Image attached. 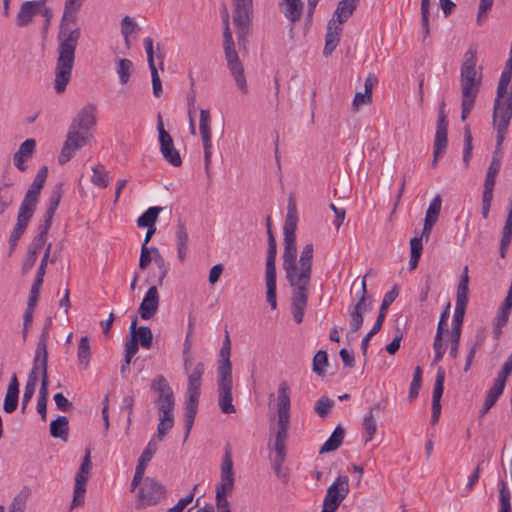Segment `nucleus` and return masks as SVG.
Returning a JSON list of instances; mask_svg holds the SVG:
<instances>
[{"label": "nucleus", "instance_id": "nucleus-54", "mask_svg": "<svg viewBox=\"0 0 512 512\" xmlns=\"http://www.w3.org/2000/svg\"><path fill=\"white\" fill-rule=\"evenodd\" d=\"M472 140H473V138H472V134L470 131V127L465 126L464 127L463 163L466 168L469 166L470 159L472 157V150H473Z\"/></svg>", "mask_w": 512, "mask_h": 512}, {"label": "nucleus", "instance_id": "nucleus-8", "mask_svg": "<svg viewBox=\"0 0 512 512\" xmlns=\"http://www.w3.org/2000/svg\"><path fill=\"white\" fill-rule=\"evenodd\" d=\"M276 255L277 244L274 235L268 238V249L265 264L266 300L272 310L277 308V285H276Z\"/></svg>", "mask_w": 512, "mask_h": 512}, {"label": "nucleus", "instance_id": "nucleus-30", "mask_svg": "<svg viewBox=\"0 0 512 512\" xmlns=\"http://www.w3.org/2000/svg\"><path fill=\"white\" fill-rule=\"evenodd\" d=\"M200 395L188 394V399L185 402V412H184V424H185V439L190 434V431L193 427L194 420L198 411V403H199Z\"/></svg>", "mask_w": 512, "mask_h": 512}, {"label": "nucleus", "instance_id": "nucleus-16", "mask_svg": "<svg viewBox=\"0 0 512 512\" xmlns=\"http://www.w3.org/2000/svg\"><path fill=\"white\" fill-rule=\"evenodd\" d=\"M468 283H469V277H468V267L465 266L463 273L460 278V282L457 288V297H456V305H455V313L453 317V326L452 327H459L461 328L464 315L466 311V306L468 302Z\"/></svg>", "mask_w": 512, "mask_h": 512}, {"label": "nucleus", "instance_id": "nucleus-31", "mask_svg": "<svg viewBox=\"0 0 512 512\" xmlns=\"http://www.w3.org/2000/svg\"><path fill=\"white\" fill-rule=\"evenodd\" d=\"M19 382L16 374H13L4 398L3 409L6 413H13L18 405Z\"/></svg>", "mask_w": 512, "mask_h": 512}, {"label": "nucleus", "instance_id": "nucleus-2", "mask_svg": "<svg viewBox=\"0 0 512 512\" xmlns=\"http://www.w3.org/2000/svg\"><path fill=\"white\" fill-rule=\"evenodd\" d=\"M314 246L306 244L300 253L297 262L283 266L285 277L289 283L291 293V313L297 324L303 322L308 303L312 278Z\"/></svg>", "mask_w": 512, "mask_h": 512}, {"label": "nucleus", "instance_id": "nucleus-36", "mask_svg": "<svg viewBox=\"0 0 512 512\" xmlns=\"http://www.w3.org/2000/svg\"><path fill=\"white\" fill-rule=\"evenodd\" d=\"M39 195L36 191L29 188L20 205L18 215L31 219L36 209Z\"/></svg>", "mask_w": 512, "mask_h": 512}, {"label": "nucleus", "instance_id": "nucleus-44", "mask_svg": "<svg viewBox=\"0 0 512 512\" xmlns=\"http://www.w3.org/2000/svg\"><path fill=\"white\" fill-rule=\"evenodd\" d=\"M297 261L296 237L284 238L283 266Z\"/></svg>", "mask_w": 512, "mask_h": 512}, {"label": "nucleus", "instance_id": "nucleus-34", "mask_svg": "<svg viewBox=\"0 0 512 512\" xmlns=\"http://www.w3.org/2000/svg\"><path fill=\"white\" fill-rule=\"evenodd\" d=\"M358 4H359V0H341V1H339L332 18H335L336 23L339 25L345 23L353 15Z\"/></svg>", "mask_w": 512, "mask_h": 512}, {"label": "nucleus", "instance_id": "nucleus-12", "mask_svg": "<svg viewBox=\"0 0 512 512\" xmlns=\"http://www.w3.org/2000/svg\"><path fill=\"white\" fill-rule=\"evenodd\" d=\"M91 469V452L90 449L87 448L85 451V456L82 461V464L75 477V486L73 491V500L71 508L83 505L86 493V483L88 481Z\"/></svg>", "mask_w": 512, "mask_h": 512}, {"label": "nucleus", "instance_id": "nucleus-24", "mask_svg": "<svg viewBox=\"0 0 512 512\" xmlns=\"http://www.w3.org/2000/svg\"><path fill=\"white\" fill-rule=\"evenodd\" d=\"M349 493V478L346 475L338 476L328 487L325 498L330 502L341 504Z\"/></svg>", "mask_w": 512, "mask_h": 512}, {"label": "nucleus", "instance_id": "nucleus-20", "mask_svg": "<svg viewBox=\"0 0 512 512\" xmlns=\"http://www.w3.org/2000/svg\"><path fill=\"white\" fill-rule=\"evenodd\" d=\"M221 481L216 485V491L232 493L235 484V476L233 471V460L230 451L227 450L221 464Z\"/></svg>", "mask_w": 512, "mask_h": 512}, {"label": "nucleus", "instance_id": "nucleus-28", "mask_svg": "<svg viewBox=\"0 0 512 512\" xmlns=\"http://www.w3.org/2000/svg\"><path fill=\"white\" fill-rule=\"evenodd\" d=\"M36 141L34 139H26L19 146L17 152L13 156L14 165L21 172L26 171L27 165L25 159L31 157L35 151Z\"/></svg>", "mask_w": 512, "mask_h": 512}, {"label": "nucleus", "instance_id": "nucleus-40", "mask_svg": "<svg viewBox=\"0 0 512 512\" xmlns=\"http://www.w3.org/2000/svg\"><path fill=\"white\" fill-rule=\"evenodd\" d=\"M69 421L66 416H58L50 423V434L54 438L67 439Z\"/></svg>", "mask_w": 512, "mask_h": 512}, {"label": "nucleus", "instance_id": "nucleus-61", "mask_svg": "<svg viewBox=\"0 0 512 512\" xmlns=\"http://www.w3.org/2000/svg\"><path fill=\"white\" fill-rule=\"evenodd\" d=\"M511 308L512 300H510V298H505L496 316V320H499L500 324H506L508 322Z\"/></svg>", "mask_w": 512, "mask_h": 512}, {"label": "nucleus", "instance_id": "nucleus-27", "mask_svg": "<svg viewBox=\"0 0 512 512\" xmlns=\"http://www.w3.org/2000/svg\"><path fill=\"white\" fill-rule=\"evenodd\" d=\"M384 406L381 403H374L364 415L362 427L364 429V443L370 442L377 432V421L375 418V412L384 410Z\"/></svg>", "mask_w": 512, "mask_h": 512}, {"label": "nucleus", "instance_id": "nucleus-11", "mask_svg": "<svg viewBox=\"0 0 512 512\" xmlns=\"http://www.w3.org/2000/svg\"><path fill=\"white\" fill-rule=\"evenodd\" d=\"M501 168L500 157L492 156V160L487 169L486 177L484 180V190L482 193V209L481 215L483 219L489 217L491 203L493 200V192L496 184V177Z\"/></svg>", "mask_w": 512, "mask_h": 512}, {"label": "nucleus", "instance_id": "nucleus-63", "mask_svg": "<svg viewBox=\"0 0 512 512\" xmlns=\"http://www.w3.org/2000/svg\"><path fill=\"white\" fill-rule=\"evenodd\" d=\"M349 316H350V330L353 333H356L363 324V313L356 311L352 308H349Z\"/></svg>", "mask_w": 512, "mask_h": 512}, {"label": "nucleus", "instance_id": "nucleus-23", "mask_svg": "<svg viewBox=\"0 0 512 512\" xmlns=\"http://www.w3.org/2000/svg\"><path fill=\"white\" fill-rule=\"evenodd\" d=\"M159 307V294L156 286H152L146 292L140 306L139 314L143 320H149L155 316Z\"/></svg>", "mask_w": 512, "mask_h": 512}, {"label": "nucleus", "instance_id": "nucleus-42", "mask_svg": "<svg viewBox=\"0 0 512 512\" xmlns=\"http://www.w3.org/2000/svg\"><path fill=\"white\" fill-rule=\"evenodd\" d=\"M163 210L162 207L153 206L149 207L138 219L137 225L139 227H155L159 213Z\"/></svg>", "mask_w": 512, "mask_h": 512}, {"label": "nucleus", "instance_id": "nucleus-43", "mask_svg": "<svg viewBox=\"0 0 512 512\" xmlns=\"http://www.w3.org/2000/svg\"><path fill=\"white\" fill-rule=\"evenodd\" d=\"M77 357L80 365L87 369L91 359L90 342L87 336H83L79 340Z\"/></svg>", "mask_w": 512, "mask_h": 512}, {"label": "nucleus", "instance_id": "nucleus-52", "mask_svg": "<svg viewBox=\"0 0 512 512\" xmlns=\"http://www.w3.org/2000/svg\"><path fill=\"white\" fill-rule=\"evenodd\" d=\"M296 228H297V216H296L295 210L290 208L288 210L284 228H283L284 238L296 237L295 236Z\"/></svg>", "mask_w": 512, "mask_h": 512}, {"label": "nucleus", "instance_id": "nucleus-9", "mask_svg": "<svg viewBox=\"0 0 512 512\" xmlns=\"http://www.w3.org/2000/svg\"><path fill=\"white\" fill-rule=\"evenodd\" d=\"M236 35L239 46L245 47L246 38L250 33V25L253 14V0H233Z\"/></svg>", "mask_w": 512, "mask_h": 512}, {"label": "nucleus", "instance_id": "nucleus-50", "mask_svg": "<svg viewBox=\"0 0 512 512\" xmlns=\"http://www.w3.org/2000/svg\"><path fill=\"white\" fill-rule=\"evenodd\" d=\"M442 200L439 195H436L429 204L426 211L425 221L436 224L441 211Z\"/></svg>", "mask_w": 512, "mask_h": 512}, {"label": "nucleus", "instance_id": "nucleus-33", "mask_svg": "<svg viewBox=\"0 0 512 512\" xmlns=\"http://www.w3.org/2000/svg\"><path fill=\"white\" fill-rule=\"evenodd\" d=\"M231 355V340L228 332L226 331L225 339L219 352L220 360L217 367V374H232V363L230 360Z\"/></svg>", "mask_w": 512, "mask_h": 512}, {"label": "nucleus", "instance_id": "nucleus-59", "mask_svg": "<svg viewBox=\"0 0 512 512\" xmlns=\"http://www.w3.org/2000/svg\"><path fill=\"white\" fill-rule=\"evenodd\" d=\"M30 219L26 218V217H23V216H20V215H17V222H16V225L10 235L9 238L15 240V241H19V239L21 238V236L24 234L27 226H28V223H29Z\"/></svg>", "mask_w": 512, "mask_h": 512}, {"label": "nucleus", "instance_id": "nucleus-56", "mask_svg": "<svg viewBox=\"0 0 512 512\" xmlns=\"http://www.w3.org/2000/svg\"><path fill=\"white\" fill-rule=\"evenodd\" d=\"M13 203V194L9 184L0 187V216Z\"/></svg>", "mask_w": 512, "mask_h": 512}, {"label": "nucleus", "instance_id": "nucleus-58", "mask_svg": "<svg viewBox=\"0 0 512 512\" xmlns=\"http://www.w3.org/2000/svg\"><path fill=\"white\" fill-rule=\"evenodd\" d=\"M334 401L327 396L320 397L315 405V412L320 417H326L329 415L331 408L333 407Z\"/></svg>", "mask_w": 512, "mask_h": 512}, {"label": "nucleus", "instance_id": "nucleus-49", "mask_svg": "<svg viewBox=\"0 0 512 512\" xmlns=\"http://www.w3.org/2000/svg\"><path fill=\"white\" fill-rule=\"evenodd\" d=\"M445 370L439 367L437 370L435 384L432 394V403H440L444 391Z\"/></svg>", "mask_w": 512, "mask_h": 512}, {"label": "nucleus", "instance_id": "nucleus-38", "mask_svg": "<svg viewBox=\"0 0 512 512\" xmlns=\"http://www.w3.org/2000/svg\"><path fill=\"white\" fill-rule=\"evenodd\" d=\"M204 373V364L199 362L193 371L188 375V388L187 393L193 395H200L201 381Z\"/></svg>", "mask_w": 512, "mask_h": 512}, {"label": "nucleus", "instance_id": "nucleus-35", "mask_svg": "<svg viewBox=\"0 0 512 512\" xmlns=\"http://www.w3.org/2000/svg\"><path fill=\"white\" fill-rule=\"evenodd\" d=\"M512 78V55H509L507 59L504 69L500 75V79L497 86L496 97L495 100L497 103L500 101L502 96H506L509 83Z\"/></svg>", "mask_w": 512, "mask_h": 512}, {"label": "nucleus", "instance_id": "nucleus-17", "mask_svg": "<svg viewBox=\"0 0 512 512\" xmlns=\"http://www.w3.org/2000/svg\"><path fill=\"white\" fill-rule=\"evenodd\" d=\"M166 489L154 478L144 479L142 487L139 489L138 498L145 505H156L165 497Z\"/></svg>", "mask_w": 512, "mask_h": 512}, {"label": "nucleus", "instance_id": "nucleus-46", "mask_svg": "<svg viewBox=\"0 0 512 512\" xmlns=\"http://www.w3.org/2000/svg\"><path fill=\"white\" fill-rule=\"evenodd\" d=\"M286 2V10L284 12L285 16L291 22H297L300 20L303 10V3L301 0H285Z\"/></svg>", "mask_w": 512, "mask_h": 512}, {"label": "nucleus", "instance_id": "nucleus-22", "mask_svg": "<svg viewBox=\"0 0 512 512\" xmlns=\"http://www.w3.org/2000/svg\"><path fill=\"white\" fill-rule=\"evenodd\" d=\"M62 194V183H59L55 186L49 198V207L44 214V222L38 228L39 235L47 237L48 231L52 225V219L54 217L55 211L59 206L60 200L62 198Z\"/></svg>", "mask_w": 512, "mask_h": 512}, {"label": "nucleus", "instance_id": "nucleus-55", "mask_svg": "<svg viewBox=\"0 0 512 512\" xmlns=\"http://www.w3.org/2000/svg\"><path fill=\"white\" fill-rule=\"evenodd\" d=\"M328 365L327 353L324 350L316 352L313 358V371L319 375H324V367Z\"/></svg>", "mask_w": 512, "mask_h": 512}, {"label": "nucleus", "instance_id": "nucleus-45", "mask_svg": "<svg viewBox=\"0 0 512 512\" xmlns=\"http://www.w3.org/2000/svg\"><path fill=\"white\" fill-rule=\"evenodd\" d=\"M37 382H38L37 374L32 369L28 375V379H27V382L25 385L23 396H22V410H24L26 408L27 404L32 399V397L35 393V390H36Z\"/></svg>", "mask_w": 512, "mask_h": 512}, {"label": "nucleus", "instance_id": "nucleus-3", "mask_svg": "<svg viewBox=\"0 0 512 512\" xmlns=\"http://www.w3.org/2000/svg\"><path fill=\"white\" fill-rule=\"evenodd\" d=\"M96 113V105L87 104L72 120L66 140L58 156L60 165L66 164L75 155V152L84 147L92 138L90 131L96 125Z\"/></svg>", "mask_w": 512, "mask_h": 512}, {"label": "nucleus", "instance_id": "nucleus-32", "mask_svg": "<svg viewBox=\"0 0 512 512\" xmlns=\"http://www.w3.org/2000/svg\"><path fill=\"white\" fill-rule=\"evenodd\" d=\"M137 316H134L130 325V335H134L138 339L139 344L144 349H150L153 344V334L151 329L147 326L137 327Z\"/></svg>", "mask_w": 512, "mask_h": 512}, {"label": "nucleus", "instance_id": "nucleus-4", "mask_svg": "<svg viewBox=\"0 0 512 512\" xmlns=\"http://www.w3.org/2000/svg\"><path fill=\"white\" fill-rule=\"evenodd\" d=\"M151 388L158 393L156 402L159 404V423L157 427L168 432L174 425L173 410L175 398L173 391L163 375H158L154 378Z\"/></svg>", "mask_w": 512, "mask_h": 512}, {"label": "nucleus", "instance_id": "nucleus-51", "mask_svg": "<svg viewBox=\"0 0 512 512\" xmlns=\"http://www.w3.org/2000/svg\"><path fill=\"white\" fill-rule=\"evenodd\" d=\"M422 385V369L420 366H416L413 373L412 382L410 384L408 400L411 402L416 399L419 395V391Z\"/></svg>", "mask_w": 512, "mask_h": 512}, {"label": "nucleus", "instance_id": "nucleus-1", "mask_svg": "<svg viewBox=\"0 0 512 512\" xmlns=\"http://www.w3.org/2000/svg\"><path fill=\"white\" fill-rule=\"evenodd\" d=\"M78 10L64 8L57 35V60L55 66L54 89L57 94L65 92L71 80L75 53L81 30L76 27Z\"/></svg>", "mask_w": 512, "mask_h": 512}, {"label": "nucleus", "instance_id": "nucleus-62", "mask_svg": "<svg viewBox=\"0 0 512 512\" xmlns=\"http://www.w3.org/2000/svg\"><path fill=\"white\" fill-rule=\"evenodd\" d=\"M135 27L136 23L130 16H125L121 20V33L124 36L127 45L129 44V36L134 31Z\"/></svg>", "mask_w": 512, "mask_h": 512}, {"label": "nucleus", "instance_id": "nucleus-6", "mask_svg": "<svg viewBox=\"0 0 512 512\" xmlns=\"http://www.w3.org/2000/svg\"><path fill=\"white\" fill-rule=\"evenodd\" d=\"M476 63V50L470 48L464 54L461 66L460 84L462 98L475 100L477 98L481 85L482 74L476 70Z\"/></svg>", "mask_w": 512, "mask_h": 512}, {"label": "nucleus", "instance_id": "nucleus-41", "mask_svg": "<svg viewBox=\"0 0 512 512\" xmlns=\"http://www.w3.org/2000/svg\"><path fill=\"white\" fill-rule=\"evenodd\" d=\"M31 493L32 490L29 486H23L18 494L13 498L8 512H24Z\"/></svg>", "mask_w": 512, "mask_h": 512}, {"label": "nucleus", "instance_id": "nucleus-48", "mask_svg": "<svg viewBox=\"0 0 512 512\" xmlns=\"http://www.w3.org/2000/svg\"><path fill=\"white\" fill-rule=\"evenodd\" d=\"M92 171L91 182L100 188H106L109 185V173L105 170L104 166L97 164L92 168Z\"/></svg>", "mask_w": 512, "mask_h": 512}, {"label": "nucleus", "instance_id": "nucleus-39", "mask_svg": "<svg viewBox=\"0 0 512 512\" xmlns=\"http://www.w3.org/2000/svg\"><path fill=\"white\" fill-rule=\"evenodd\" d=\"M175 236L177 241L178 258L181 262H183L186 258L188 250V233L184 223H178Z\"/></svg>", "mask_w": 512, "mask_h": 512}, {"label": "nucleus", "instance_id": "nucleus-47", "mask_svg": "<svg viewBox=\"0 0 512 512\" xmlns=\"http://www.w3.org/2000/svg\"><path fill=\"white\" fill-rule=\"evenodd\" d=\"M133 71V63L129 59H119L117 61L116 72L119 76L121 84L125 85L129 82Z\"/></svg>", "mask_w": 512, "mask_h": 512}, {"label": "nucleus", "instance_id": "nucleus-60", "mask_svg": "<svg viewBox=\"0 0 512 512\" xmlns=\"http://www.w3.org/2000/svg\"><path fill=\"white\" fill-rule=\"evenodd\" d=\"M47 175H48V168L46 166H42L40 168V170L38 171L37 175L35 176L32 184L29 188L36 191L38 194H40V192L45 184Z\"/></svg>", "mask_w": 512, "mask_h": 512}, {"label": "nucleus", "instance_id": "nucleus-5", "mask_svg": "<svg viewBox=\"0 0 512 512\" xmlns=\"http://www.w3.org/2000/svg\"><path fill=\"white\" fill-rule=\"evenodd\" d=\"M223 25H224V31H223V48L225 53V58L227 60V66L229 68V71L231 75L234 78V81L239 88V90L243 94L248 93V85L244 73V67L239 59L238 53L235 50V44L232 37V32L230 30L229 26V14L227 10L225 9V15L223 17Z\"/></svg>", "mask_w": 512, "mask_h": 512}, {"label": "nucleus", "instance_id": "nucleus-13", "mask_svg": "<svg viewBox=\"0 0 512 512\" xmlns=\"http://www.w3.org/2000/svg\"><path fill=\"white\" fill-rule=\"evenodd\" d=\"M157 130L159 134L160 152L163 158L175 167L182 164V158L179 151L174 147L171 135L165 130L162 115L157 117Z\"/></svg>", "mask_w": 512, "mask_h": 512}, {"label": "nucleus", "instance_id": "nucleus-57", "mask_svg": "<svg viewBox=\"0 0 512 512\" xmlns=\"http://www.w3.org/2000/svg\"><path fill=\"white\" fill-rule=\"evenodd\" d=\"M153 254H154V261L158 265L160 269V275L158 278V284L161 286L163 284V281L165 277L167 276V273L169 271V266L166 264L164 258L160 254L159 250L157 248H152Z\"/></svg>", "mask_w": 512, "mask_h": 512}, {"label": "nucleus", "instance_id": "nucleus-37", "mask_svg": "<svg viewBox=\"0 0 512 512\" xmlns=\"http://www.w3.org/2000/svg\"><path fill=\"white\" fill-rule=\"evenodd\" d=\"M344 436L345 430L340 425L337 426L333 430L328 440H326L320 448L319 454L329 453L337 450L341 446Z\"/></svg>", "mask_w": 512, "mask_h": 512}, {"label": "nucleus", "instance_id": "nucleus-18", "mask_svg": "<svg viewBox=\"0 0 512 512\" xmlns=\"http://www.w3.org/2000/svg\"><path fill=\"white\" fill-rule=\"evenodd\" d=\"M210 112L206 109L200 110L199 130L203 141L204 148V165L207 175H210L212 142L210 131Z\"/></svg>", "mask_w": 512, "mask_h": 512}, {"label": "nucleus", "instance_id": "nucleus-14", "mask_svg": "<svg viewBox=\"0 0 512 512\" xmlns=\"http://www.w3.org/2000/svg\"><path fill=\"white\" fill-rule=\"evenodd\" d=\"M511 118H512V109L501 106L500 101L498 102V105H497V101L494 100L492 123L497 132V134H496L497 148H501V146L507 136L508 127H509Z\"/></svg>", "mask_w": 512, "mask_h": 512}, {"label": "nucleus", "instance_id": "nucleus-10", "mask_svg": "<svg viewBox=\"0 0 512 512\" xmlns=\"http://www.w3.org/2000/svg\"><path fill=\"white\" fill-rule=\"evenodd\" d=\"M290 387L286 381L279 384L277 391V431L276 433L288 434L290 424Z\"/></svg>", "mask_w": 512, "mask_h": 512}, {"label": "nucleus", "instance_id": "nucleus-15", "mask_svg": "<svg viewBox=\"0 0 512 512\" xmlns=\"http://www.w3.org/2000/svg\"><path fill=\"white\" fill-rule=\"evenodd\" d=\"M218 405L222 413L232 414L236 408L232 403V374H217Z\"/></svg>", "mask_w": 512, "mask_h": 512}, {"label": "nucleus", "instance_id": "nucleus-25", "mask_svg": "<svg viewBox=\"0 0 512 512\" xmlns=\"http://www.w3.org/2000/svg\"><path fill=\"white\" fill-rule=\"evenodd\" d=\"M342 31L343 28L341 25L336 23L335 18H331L328 21L325 35V46L323 50V54L325 56H330L334 52L340 42Z\"/></svg>", "mask_w": 512, "mask_h": 512}, {"label": "nucleus", "instance_id": "nucleus-19", "mask_svg": "<svg viewBox=\"0 0 512 512\" xmlns=\"http://www.w3.org/2000/svg\"><path fill=\"white\" fill-rule=\"evenodd\" d=\"M447 130H448V120L445 113V103L441 102L439 107V114L437 120V128L434 139V152H436V156H442L447 148L448 138H447Z\"/></svg>", "mask_w": 512, "mask_h": 512}, {"label": "nucleus", "instance_id": "nucleus-29", "mask_svg": "<svg viewBox=\"0 0 512 512\" xmlns=\"http://www.w3.org/2000/svg\"><path fill=\"white\" fill-rule=\"evenodd\" d=\"M41 10L40 1H26L21 4V7L16 16V22L19 27L28 25L33 17Z\"/></svg>", "mask_w": 512, "mask_h": 512}, {"label": "nucleus", "instance_id": "nucleus-7", "mask_svg": "<svg viewBox=\"0 0 512 512\" xmlns=\"http://www.w3.org/2000/svg\"><path fill=\"white\" fill-rule=\"evenodd\" d=\"M50 321L47 322L43 331L38 339L37 347L35 350V356L33 360V371L37 374V371H41V387L39 391V397L48 399L49 395V378H48V351H47V340H48V329Z\"/></svg>", "mask_w": 512, "mask_h": 512}, {"label": "nucleus", "instance_id": "nucleus-26", "mask_svg": "<svg viewBox=\"0 0 512 512\" xmlns=\"http://www.w3.org/2000/svg\"><path fill=\"white\" fill-rule=\"evenodd\" d=\"M288 438V434H275L274 440V450H275V458L273 460V470L279 478H286V475H282V465L285 461L286 456V440Z\"/></svg>", "mask_w": 512, "mask_h": 512}, {"label": "nucleus", "instance_id": "nucleus-21", "mask_svg": "<svg viewBox=\"0 0 512 512\" xmlns=\"http://www.w3.org/2000/svg\"><path fill=\"white\" fill-rule=\"evenodd\" d=\"M62 194V183H59L55 186L49 198V207L44 214V222L38 228L39 235L47 237L48 231L52 225V219L54 217L55 211L59 206L60 200L62 198Z\"/></svg>", "mask_w": 512, "mask_h": 512}, {"label": "nucleus", "instance_id": "nucleus-53", "mask_svg": "<svg viewBox=\"0 0 512 512\" xmlns=\"http://www.w3.org/2000/svg\"><path fill=\"white\" fill-rule=\"evenodd\" d=\"M499 502L500 509L498 512H511V493L504 481L500 482Z\"/></svg>", "mask_w": 512, "mask_h": 512}, {"label": "nucleus", "instance_id": "nucleus-64", "mask_svg": "<svg viewBox=\"0 0 512 512\" xmlns=\"http://www.w3.org/2000/svg\"><path fill=\"white\" fill-rule=\"evenodd\" d=\"M230 493L216 491L215 501L218 512H231L227 495Z\"/></svg>", "mask_w": 512, "mask_h": 512}]
</instances>
